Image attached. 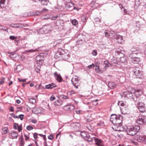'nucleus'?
<instances>
[{
  "label": "nucleus",
  "instance_id": "2eb2a0df",
  "mask_svg": "<svg viewBox=\"0 0 146 146\" xmlns=\"http://www.w3.org/2000/svg\"><path fill=\"white\" fill-rule=\"evenodd\" d=\"M63 101L60 99H58L56 101L54 102V105L56 107L61 106L63 103Z\"/></svg>",
  "mask_w": 146,
  "mask_h": 146
},
{
  "label": "nucleus",
  "instance_id": "3c124183",
  "mask_svg": "<svg viewBox=\"0 0 146 146\" xmlns=\"http://www.w3.org/2000/svg\"><path fill=\"white\" fill-rule=\"evenodd\" d=\"M35 71L37 73H39L40 72V68L39 67H37L35 69Z\"/></svg>",
  "mask_w": 146,
  "mask_h": 146
},
{
  "label": "nucleus",
  "instance_id": "6e6d98bb",
  "mask_svg": "<svg viewBox=\"0 0 146 146\" xmlns=\"http://www.w3.org/2000/svg\"><path fill=\"white\" fill-rule=\"evenodd\" d=\"M24 135L25 138V140L26 141H27L29 139V137L28 135L26 134H25Z\"/></svg>",
  "mask_w": 146,
  "mask_h": 146
},
{
  "label": "nucleus",
  "instance_id": "49530a36",
  "mask_svg": "<svg viewBox=\"0 0 146 146\" xmlns=\"http://www.w3.org/2000/svg\"><path fill=\"white\" fill-rule=\"evenodd\" d=\"M19 118H20L21 120H22L24 118V115L23 114L20 115L19 116Z\"/></svg>",
  "mask_w": 146,
  "mask_h": 146
},
{
  "label": "nucleus",
  "instance_id": "ddd939ff",
  "mask_svg": "<svg viewBox=\"0 0 146 146\" xmlns=\"http://www.w3.org/2000/svg\"><path fill=\"white\" fill-rule=\"evenodd\" d=\"M54 75L56 79L59 82H61L62 78L60 74L56 72L54 73Z\"/></svg>",
  "mask_w": 146,
  "mask_h": 146
},
{
  "label": "nucleus",
  "instance_id": "f03ea898",
  "mask_svg": "<svg viewBox=\"0 0 146 146\" xmlns=\"http://www.w3.org/2000/svg\"><path fill=\"white\" fill-rule=\"evenodd\" d=\"M140 129V126L138 125L131 126L127 128V132L128 135L133 136L139 131Z\"/></svg>",
  "mask_w": 146,
  "mask_h": 146
},
{
  "label": "nucleus",
  "instance_id": "69168bd1",
  "mask_svg": "<svg viewBox=\"0 0 146 146\" xmlns=\"http://www.w3.org/2000/svg\"><path fill=\"white\" fill-rule=\"evenodd\" d=\"M119 7L121 10H123L122 9H123L124 8H123L122 5L121 4H119Z\"/></svg>",
  "mask_w": 146,
  "mask_h": 146
},
{
  "label": "nucleus",
  "instance_id": "e433bc0d",
  "mask_svg": "<svg viewBox=\"0 0 146 146\" xmlns=\"http://www.w3.org/2000/svg\"><path fill=\"white\" fill-rule=\"evenodd\" d=\"M96 71L98 73H100L101 71L99 70V67L98 65L96 66Z\"/></svg>",
  "mask_w": 146,
  "mask_h": 146
},
{
  "label": "nucleus",
  "instance_id": "a211bd4d",
  "mask_svg": "<svg viewBox=\"0 0 146 146\" xmlns=\"http://www.w3.org/2000/svg\"><path fill=\"white\" fill-rule=\"evenodd\" d=\"M56 86L55 84L52 83L47 85L46 86V88L47 89H51Z\"/></svg>",
  "mask_w": 146,
  "mask_h": 146
},
{
  "label": "nucleus",
  "instance_id": "f704fd0d",
  "mask_svg": "<svg viewBox=\"0 0 146 146\" xmlns=\"http://www.w3.org/2000/svg\"><path fill=\"white\" fill-rule=\"evenodd\" d=\"M5 78H3L1 79L0 80V86L2 85L4 83Z\"/></svg>",
  "mask_w": 146,
  "mask_h": 146
},
{
  "label": "nucleus",
  "instance_id": "423d86ee",
  "mask_svg": "<svg viewBox=\"0 0 146 146\" xmlns=\"http://www.w3.org/2000/svg\"><path fill=\"white\" fill-rule=\"evenodd\" d=\"M66 7L67 10L69 11H71L75 9L74 4L71 2L68 3L66 5Z\"/></svg>",
  "mask_w": 146,
  "mask_h": 146
},
{
  "label": "nucleus",
  "instance_id": "4c0bfd02",
  "mask_svg": "<svg viewBox=\"0 0 146 146\" xmlns=\"http://www.w3.org/2000/svg\"><path fill=\"white\" fill-rule=\"evenodd\" d=\"M26 129L30 131L33 129V127L30 125H28L26 127Z\"/></svg>",
  "mask_w": 146,
  "mask_h": 146
},
{
  "label": "nucleus",
  "instance_id": "09e8293b",
  "mask_svg": "<svg viewBox=\"0 0 146 146\" xmlns=\"http://www.w3.org/2000/svg\"><path fill=\"white\" fill-rule=\"evenodd\" d=\"M38 134L36 133H33V137L35 139H36L38 137Z\"/></svg>",
  "mask_w": 146,
  "mask_h": 146
},
{
  "label": "nucleus",
  "instance_id": "f3484780",
  "mask_svg": "<svg viewBox=\"0 0 146 146\" xmlns=\"http://www.w3.org/2000/svg\"><path fill=\"white\" fill-rule=\"evenodd\" d=\"M54 57L55 59L59 60L62 59V56L61 54L59 52H58L55 54Z\"/></svg>",
  "mask_w": 146,
  "mask_h": 146
},
{
  "label": "nucleus",
  "instance_id": "7c9ffc66",
  "mask_svg": "<svg viewBox=\"0 0 146 146\" xmlns=\"http://www.w3.org/2000/svg\"><path fill=\"white\" fill-rule=\"evenodd\" d=\"M29 102L32 104H34L36 102V100L34 99L31 98L29 99Z\"/></svg>",
  "mask_w": 146,
  "mask_h": 146
},
{
  "label": "nucleus",
  "instance_id": "412c9836",
  "mask_svg": "<svg viewBox=\"0 0 146 146\" xmlns=\"http://www.w3.org/2000/svg\"><path fill=\"white\" fill-rule=\"evenodd\" d=\"M109 87L111 89H113L116 86V84L114 82H110L108 83Z\"/></svg>",
  "mask_w": 146,
  "mask_h": 146
},
{
  "label": "nucleus",
  "instance_id": "b1692460",
  "mask_svg": "<svg viewBox=\"0 0 146 146\" xmlns=\"http://www.w3.org/2000/svg\"><path fill=\"white\" fill-rule=\"evenodd\" d=\"M18 135V133L15 131L12 132L11 133V136L14 139H17Z\"/></svg>",
  "mask_w": 146,
  "mask_h": 146
},
{
  "label": "nucleus",
  "instance_id": "ea45409f",
  "mask_svg": "<svg viewBox=\"0 0 146 146\" xmlns=\"http://www.w3.org/2000/svg\"><path fill=\"white\" fill-rule=\"evenodd\" d=\"M117 104L118 105H120L122 106H124L125 105L124 103L122 101L119 102Z\"/></svg>",
  "mask_w": 146,
  "mask_h": 146
},
{
  "label": "nucleus",
  "instance_id": "f8f14e48",
  "mask_svg": "<svg viewBox=\"0 0 146 146\" xmlns=\"http://www.w3.org/2000/svg\"><path fill=\"white\" fill-rule=\"evenodd\" d=\"M63 109L67 111H71L74 109V107L73 105L69 104L64 106Z\"/></svg>",
  "mask_w": 146,
  "mask_h": 146
},
{
  "label": "nucleus",
  "instance_id": "9b49d317",
  "mask_svg": "<svg viewBox=\"0 0 146 146\" xmlns=\"http://www.w3.org/2000/svg\"><path fill=\"white\" fill-rule=\"evenodd\" d=\"M44 33H46L52 30V27L49 25H44L42 27Z\"/></svg>",
  "mask_w": 146,
  "mask_h": 146
},
{
  "label": "nucleus",
  "instance_id": "c756f323",
  "mask_svg": "<svg viewBox=\"0 0 146 146\" xmlns=\"http://www.w3.org/2000/svg\"><path fill=\"white\" fill-rule=\"evenodd\" d=\"M144 106V104L142 102L139 101L137 103V108H138L139 107H141Z\"/></svg>",
  "mask_w": 146,
  "mask_h": 146
},
{
  "label": "nucleus",
  "instance_id": "6ab92c4d",
  "mask_svg": "<svg viewBox=\"0 0 146 146\" xmlns=\"http://www.w3.org/2000/svg\"><path fill=\"white\" fill-rule=\"evenodd\" d=\"M139 140H140V142L146 143V136L145 135L140 136L139 138Z\"/></svg>",
  "mask_w": 146,
  "mask_h": 146
},
{
  "label": "nucleus",
  "instance_id": "5fc2aeb1",
  "mask_svg": "<svg viewBox=\"0 0 146 146\" xmlns=\"http://www.w3.org/2000/svg\"><path fill=\"white\" fill-rule=\"evenodd\" d=\"M92 54L94 56H96L97 54V52L96 50H94L92 52Z\"/></svg>",
  "mask_w": 146,
  "mask_h": 146
},
{
  "label": "nucleus",
  "instance_id": "e2e57ef3",
  "mask_svg": "<svg viewBox=\"0 0 146 146\" xmlns=\"http://www.w3.org/2000/svg\"><path fill=\"white\" fill-rule=\"evenodd\" d=\"M10 110L11 111L13 112L14 111V107H11Z\"/></svg>",
  "mask_w": 146,
  "mask_h": 146
},
{
  "label": "nucleus",
  "instance_id": "cd10ccee",
  "mask_svg": "<svg viewBox=\"0 0 146 146\" xmlns=\"http://www.w3.org/2000/svg\"><path fill=\"white\" fill-rule=\"evenodd\" d=\"M120 60L121 62L123 63L125 62L127 60L126 57L123 56L121 57Z\"/></svg>",
  "mask_w": 146,
  "mask_h": 146
},
{
  "label": "nucleus",
  "instance_id": "680f3d73",
  "mask_svg": "<svg viewBox=\"0 0 146 146\" xmlns=\"http://www.w3.org/2000/svg\"><path fill=\"white\" fill-rule=\"evenodd\" d=\"M31 121L32 122V123H35V124H36L37 123V121L36 120V119H33Z\"/></svg>",
  "mask_w": 146,
  "mask_h": 146
},
{
  "label": "nucleus",
  "instance_id": "7ed1b4c3",
  "mask_svg": "<svg viewBox=\"0 0 146 146\" xmlns=\"http://www.w3.org/2000/svg\"><path fill=\"white\" fill-rule=\"evenodd\" d=\"M133 72L137 77L140 79H143L144 77L143 75V72L139 70V68H135L133 70Z\"/></svg>",
  "mask_w": 146,
  "mask_h": 146
},
{
  "label": "nucleus",
  "instance_id": "c03bdc74",
  "mask_svg": "<svg viewBox=\"0 0 146 146\" xmlns=\"http://www.w3.org/2000/svg\"><path fill=\"white\" fill-rule=\"evenodd\" d=\"M0 30L6 31L7 30V29L5 27L3 26H0Z\"/></svg>",
  "mask_w": 146,
  "mask_h": 146
},
{
  "label": "nucleus",
  "instance_id": "dca6fc26",
  "mask_svg": "<svg viewBox=\"0 0 146 146\" xmlns=\"http://www.w3.org/2000/svg\"><path fill=\"white\" fill-rule=\"evenodd\" d=\"M93 139L95 142V144L98 146H104L103 145H101V141L100 140H99L96 137H94Z\"/></svg>",
  "mask_w": 146,
  "mask_h": 146
},
{
  "label": "nucleus",
  "instance_id": "aec40b11",
  "mask_svg": "<svg viewBox=\"0 0 146 146\" xmlns=\"http://www.w3.org/2000/svg\"><path fill=\"white\" fill-rule=\"evenodd\" d=\"M87 129L91 132H93L94 131V127L90 124H88L86 125Z\"/></svg>",
  "mask_w": 146,
  "mask_h": 146
},
{
  "label": "nucleus",
  "instance_id": "393cba45",
  "mask_svg": "<svg viewBox=\"0 0 146 146\" xmlns=\"http://www.w3.org/2000/svg\"><path fill=\"white\" fill-rule=\"evenodd\" d=\"M128 94L126 95V96L129 98L131 99H133L134 96L132 95L131 92H127Z\"/></svg>",
  "mask_w": 146,
  "mask_h": 146
},
{
  "label": "nucleus",
  "instance_id": "338daca9",
  "mask_svg": "<svg viewBox=\"0 0 146 146\" xmlns=\"http://www.w3.org/2000/svg\"><path fill=\"white\" fill-rule=\"evenodd\" d=\"M17 129H18V130L19 132H20L22 130V128L19 126L18 127Z\"/></svg>",
  "mask_w": 146,
  "mask_h": 146
},
{
  "label": "nucleus",
  "instance_id": "72a5a7b5",
  "mask_svg": "<svg viewBox=\"0 0 146 146\" xmlns=\"http://www.w3.org/2000/svg\"><path fill=\"white\" fill-rule=\"evenodd\" d=\"M127 91H133V90L134 91H136L135 90L133 89L131 87H128L127 88Z\"/></svg>",
  "mask_w": 146,
  "mask_h": 146
},
{
  "label": "nucleus",
  "instance_id": "2f4dec72",
  "mask_svg": "<svg viewBox=\"0 0 146 146\" xmlns=\"http://www.w3.org/2000/svg\"><path fill=\"white\" fill-rule=\"evenodd\" d=\"M82 22H84L86 19V15H83L81 17Z\"/></svg>",
  "mask_w": 146,
  "mask_h": 146
},
{
  "label": "nucleus",
  "instance_id": "473e14b6",
  "mask_svg": "<svg viewBox=\"0 0 146 146\" xmlns=\"http://www.w3.org/2000/svg\"><path fill=\"white\" fill-rule=\"evenodd\" d=\"M37 50V49L33 50L31 49L29 50H27L25 51V52L32 53L33 52H35Z\"/></svg>",
  "mask_w": 146,
  "mask_h": 146
},
{
  "label": "nucleus",
  "instance_id": "20e7f679",
  "mask_svg": "<svg viewBox=\"0 0 146 146\" xmlns=\"http://www.w3.org/2000/svg\"><path fill=\"white\" fill-rule=\"evenodd\" d=\"M81 136L85 140L89 142H91L93 141V139L90 137V136L88 133L86 131H82L80 133Z\"/></svg>",
  "mask_w": 146,
  "mask_h": 146
},
{
  "label": "nucleus",
  "instance_id": "0e129e2a",
  "mask_svg": "<svg viewBox=\"0 0 146 146\" xmlns=\"http://www.w3.org/2000/svg\"><path fill=\"white\" fill-rule=\"evenodd\" d=\"M105 36L106 37H108V36H109L107 32H106V31L105 32Z\"/></svg>",
  "mask_w": 146,
  "mask_h": 146
},
{
  "label": "nucleus",
  "instance_id": "5701e85b",
  "mask_svg": "<svg viewBox=\"0 0 146 146\" xmlns=\"http://www.w3.org/2000/svg\"><path fill=\"white\" fill-rule=\"evenodd\" d=\"M8 131L9 130L7 127H4L2 129V133L3 135L6 134Z\"/></svg>",
  "mask_w": 146,
  "mask_h": 146
},
{
  "label": "nucleus",
  "instance_id": "8fccbe9b",
  "mask_svg": "<svg viewBox=\"0 0 146 146\" xmlns=\"http://www.w3.org/2000/svg\"><path fill=\"white\" fill-rule=\"evenodd\" d=\"M95 66V65L94 64H92L91 65H90L88 66V67L89 68H94Z\"/></svg>",
  "mask_w": 146,
  "mask_h": 146
},
{
  "label": "nucleus",
  "instance_id": "39448f33",
  "mask_svg": "<svg viewBox=\"0 0 146 146\" xmlns=\"http://www.w3.org/2000/svg\"><path fill=\"white\" fill-rule=\"evenodd\" d=\"M146 122V118L144 116L139 117L136 120V123L140 124H143Z\"/></svg>",
  "mask_w": 146,
  "mask_h": 146
},
{
  "label": "nucleus",
  "instance_id": "774afa93",
  "mask_svg": "<svg viewBox=\"0 0 146 146\" xmlns=\"http://www.w3.org/2000/svg\"><path fill=\"white\" fill-rule=\"evenodd\" d=\"M13 117L15 118H19V116L17 115H15V114L14 115Z\"/></svg>",
  "mask_w": 146,
  "mask_h": 146
},
{
  "label": "nucleus",
  "instance_id": "603ef678",
  "mask_svg": "<svg viewBox=\"0 0 146 146\" xmlns=\"http://www.w3.org/2000/svg\"><path fill=\"white\" fill-rule=\"evenodd\" d=\"M26 80V79H22L21 78H18V80L21 82H25Z\"/></svg>",
  "mask_w": 146,
  "mask_h": 146
},
{
  "label": "nucleus",
  "instance_id": "052dcab7",
  "mask_svg": "<svg viewBox=\"0 0 146 146\" xmlns=\"http://www.w3.org/2000/svg\"><path fill=\"white\" fill-rule=\"evenodd\" d=\"M123 13H124V14H128L127 13V11L126 9H125L124 8L123 9Z\"/></svg>",
  "mask_w": 146,
  "mask_h": 146
},
{
  "label": "nucleus",
  "instance_id": "a18cd8bd",
  "mask_svg": "<svg viewBox=\"0 0 146 146\" xmlns=\"http://www.w3.org/2000/svg\"><path fill=\"white\" fill-rule=\"evenodd\" d=\"M56 98L54 96H52L50 97V100L51 101H53L55 100Z\"/></svg>",
  "mask_w": 146,
  "mask_h": 146
},
{
  "label": "nucleus",
  "instance_id": "9d476101",
  "mask_svg": "<svg viewBox=\"0 0 146 146\" xmlns=\"http://www.w3.org/2000/svg\"><path fill=\"white\" fill-rule=\"evenodd\" d=\"M114 38L117 40L118 42L121 44L123 43V37L122 36L118 34H116L114 35Z\"/></svg>",
  "mask_w": 146,
  "mask_h": 146
},
{
  "label": "nucleus",
  "instance_id": "13d9d810",
  "mask_svg": "<svg viewBox=\"0 0 146 146\" xmlns=\"http://www.w3.org/2000/svg\"><path fill=\"white\" fill-rule=\"evenodd\" d=\"M5 0H0V4L1 5H3L5 3Z\"/></svg>",
  "mask_w": 146,
  "mask_h": 146
},
{
  "label": "nucleus",
  "instance_id": "a878e982",
  "mask_svg": "<svg viewBox=\"0 0 146 146\" xmlns=\"http://www.w3.org/2000/svg\"><path fill=\"white\" fill-rule=\"evenodd\" d=\"M137 108L141 113H143L145 111V108L144 106L141 107H139Z\"/></svg>",
  "mask_w": 146,
  "mask_h": 146
},
{
  "label": "nucleus",
  "instance_id": "4468645a",
  "mask_svg": "<svg viewBox=\"0 0 146 146\" xmlns=\"http://www.w3.org/2000/svg\"><path fill=\"white\" fill-rule=\"evenodd\" d=\"M71 82L73 85L78 84L79 82L78 77L76 76H74L72 77Z\"/></svg>",
  "mask_w": 146,
  "mask_h": 146
},
{
  "label": "nucleus",
  "instance_id": "864d4df0",
  "mask_svg": "<svg viewBox=\"0 0 146 146\" xmlns=\"http://www.w3.org/2000/svg\"><path fill=\"white\" fill-rule=\"evenodd\" d=\"M58 17V15H56L55 16H54V17H52L51 19L52 20H55Z\"/></svg>",
  "mask_w": 146,
  "mask_h": 146
},
{
  "label": "nucleus",
  "instance_id": "bb28decb",
  "mask_svg": "<svg viewBox=\"0 0 146 146\" xmlns=\"http://www.w3.org/2000/svg\"><path fill=\"white\" fill-rule=\"evenodd\" d=\"M104 64L105 65V67L106 68L111 66V64H110L107 61H105L104 62Z\"/></svg>",
  "mask_w": 146,
  "mask_h": 146
},
{
  "label": "nucleus",
  "instance_id": "6e6552de",
  "mask_svg": "<svg viewBox=\"0 0 146 146\" xmlns=\"http://www.w3.org/2000/svg\"><path fill=\"white\" fill-rule=\"evenodd\" d=\"M44 56L41 55H37L36 57V60L37 63L42 64L43 63L44 60Z\"/></svg>",
  "mask_w": 146,
  "mask_h": 146
},
{
  "label": "nucleus",
  "instance_id": "c85d7f7f",
  "mask_svg": "<svg viewBox=\"0 0 146 146\" xmlns=\"http://www.w3.org/2000/svg\"><path fill=\"white\" fill-rule=\"evenodd\" d=\"M17 28H23L24 27H25L26 26V25L25 24H23L21 23L17 24Z\"/></svg>",
  "mask_w": 146,
  "mask_h": 146
},
{
  "label": "nucleus",
  "instance_id": "f257e3e1",
  "mask_svg": "<svg viewBox=\"0 0 146 146\" xmlns=\"http://www.w3.org/2000/svg\"><path fill=\"white\" fill-rule=\"evenodd\" d=\"M122 116L120 115L112 114L111 115L110 121L114 125L112 128L114 130L119 131L124 130V129L122 126Z\"/></svg>",
  "mask_w": 146,
  "mask_h": 146
},
{
  "label": "nucleus",
  "instance_id": "37998d69",
  "mask_svg": "<svg viewBox=\"0 0 146 146\" xmlns=\"http://www.w3.org/2000/svg\"><path fill=\"white\" fill-rule=\"evenodd\" d=\"M48 138L49 139H50L51 140H52L54 138V137H53V135L52 134H50L48 137Z\"/></svg>",
  "mask_w": 146,
  "mask_h": 146
},
{
  "label": "nucleus",
  "instance_id": "79ce46f5",
  "mask_svg": "<svg viewBox=\"0 0 146 146\" xmlns=\"http://www.w3.org/2000/svg\"><path fill=\"white\" fill-rule=\"evenodd\" d=\"M38 135H39L41 137H43V138L44 139V141H45V140H46V138L45 135H43L42 134H38Z\"/></svg>",
  "mask_w": 146,
  "mask_h": 146
},
{
  "label": "nucleus",
  "instance_id": "58836bf2",
  "mask_svg": "<svg viewBox=\"0 0 146 146\" xmlns=\"http://www.w3.org/2000/svg\"><path fill=\"white\" fill-rule=\"evenodd\" d=\"M14 128L15 129H17L18 127L19 126H18L17 123H15L14 124Z\"/></svg>",
  "mask_w": 146,
  "mask_h": 146
},
{
  "label": "nucleus",
  "instance_id": "4d7b16f0",
  "mask_svg": "<svg viewBox=\"0 0 146 146\" xmlns=\"http://www.w3.org/2000/svg\"><path fill=\"white\" fill-rule=\"evenodd\" d=\"M60 97L63 99H66L68 98V97L67 96H66L64 95H61Z\"/></svg>",
  "mask_w": 146,
  "mask_h": 146
},
{
  "label": "nucleus",
  "instance_id": "4be33fe9",
  "mask_svg": "<svg viewBox=\"0 0 146 146\" xmlns=\"http://www.w3.org/2000/svg\"><path fill=\"white\" fill-rule=\"evenodd\" d=\"M131 51L132 52V53L131 54H133V55H134V54H137L139 53V51L135 48H131Z\"/></svg>",
  "mask_w": 146,
  "mask_h": 146
},
{
  "label": "nucleus",
  "instance_id": "a19ab883",
  "mask_svg": "<svg viewBox=\"0 0 146 146\" xmlns=\"http://www.w3.org/2000/svg\"><path fill=\"white\" fill-rule=\"evenodd\" d=\"M11 40H14L17 39V37H15L14 36H10L9 38Z\"/></svg>",
  "mask_w": 146,
  "mask_h": 146
},
{
  "label": "nucleus",
  "instance_id": "c9c22d12",
  "mask_svg": "<svg viewBox=\"0 0 146 146\" xmlns=\"http://www.w3.org/2000/svg\"><path fill=\"white\" fill-rule=\"evenodd\" d=\"M72 23L73 25H76L77 24L78 22L76 20L74 19L72 21Z\"/></svg>",
  "mask_w": 146,
  "mask_h": 146
},
{
  "label": "nucleus",
  "instance_id": "1a4fd4ad",
  "mask_svg": "<svg viewBox=\"0 0 146 146\" xmlns=\"http://www.w3.org/2000/svg\"><path fill=\"white\" fill-rule=\"evenodd\" d=\"M33 111L36 114L41 113L43 112V110L41 108L36 107L33 108Z\"/></svg>",
  "mask_w": 146,
  "mask_h": 146
},
{
  "label": "nucleus",
  "instance_id": "bf43d9fd",
  "mask_svg": "<svg viewBox=\"0 0 146 146\" xmlns=\"http://www.w3.org/2000/svg\"><path fill=\"white\" fill-rule=\"evenodd\" d=\"M23 109V107H19L17 108L18 111H20Z\"/></svg>",
  "mask_w": 146,
  "mask_h": 146
},
{
  "label": "nucleus",
  "instance_id": "0eeeda50",
  "mask_svg": "<svg viewBox=\"0 0 146 146\" xmlns=\"http://www.w3.org/2000/svg\"><path fill=\"white\" fill-rule=\"evenodd\" d=\"M129 56L131 59V61L133 63L137 64L140 61L139 58L134 56V55L132 54H130Z\"/></svg>",
  "mask_w": 146,
  "mask_h": 146
},
{
  "label": "nucleus",
  "instance_id": "de8ad7c7",
  "mask_svg": "<svg viewBox=\"0 0 146 146\" xmlns=\"http://www.w3.org/2000/svg\"><path fill=\"white\" fill-rule=\"evenodd\" d=\"M11 26L15 28H17V24H12L11 25Z\"/></svg>",
  "mask_w": 146,
  "mask_h": 146
}]
</instances>
